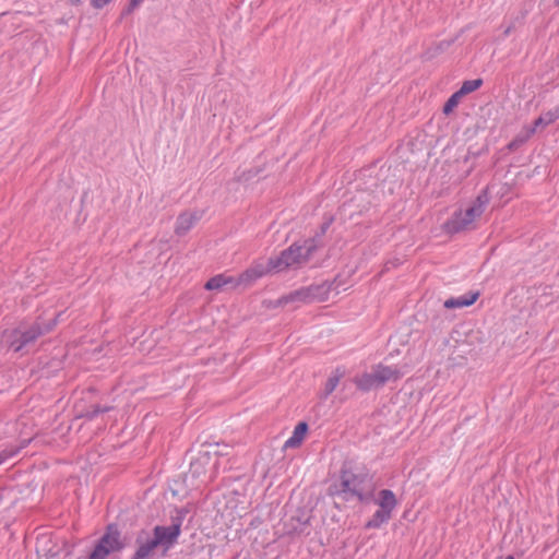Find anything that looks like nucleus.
<instances>
[{
	"instance_id": "1",
	"label": "nucleus",
	"mask_w": 559,
	"mask_h": 559,
	"mask_svg": "<svg viewBox=\"0 0 559 559\" xmlns=\"http://www.w3.org/2000/svg\"><path fill=\"white\" fill-rule=\"evenodd\" d=\"M331 222V219L324 222L314 236L293 242L278 255L254 262L237 280H258L263 276L275 275L287 269H298L316 262L325 247L324 235Z\"/></svg>"
},
{
	"instance_id": "2",
	"label": "nucleus",
	"mask_w": 559,
	"mask_h": 559,
	"mask_svg": "<svg viewBox=\"0 0 559 559\" xmlns=\"http://www.w3.org/2000/svg\"><path fill=\"white\" fill-rule=\"evenodd\" d=\"M59 314L51 318L39 316L35 321H24L5 335V342L10 349L15 353L26 350L36 340L50 332L57 324Z\"/></svg>"
},
{
	"instance_id": "3",
	"label": "nucleus",
	"mask_w": 559,
	"mask_h": 559,
	"mask_svg": "<svg viewBox=\"0 0 559 559\" xmlns=\"http://www.w3.org/2000/svg\"><path fill=\"white\" fill-rule=\"evenodd\" d=\"M345 282H321L290 292L274 301V307L290 306L293 309L304 304L322 302L338 295V287Z\"/></svg>"
},
{
	"instance_id": "4",
	"label": "nucleus",
	"mask_w": 559,
	"mask_h": 559,
	"mask_svg": "<svg viewBox=\"0 0 559 559\" xmlns=\"http://www.w3.org/2000/svg\"><path fill=\"white\" fill-rule=\"evenodd\" d=\"M330 491L346 502H367L371 498V491L366 488V475L355 473L347 464L342 466L338 480L330 487Z\"/></svg>"
},
{
	"instance_id": "5",
	"label": "nucleus",
	"mask_w": 559,
	"mask_h": 559,
	"mask_svg": "<svg viewBox=\"0 0 559 559\" xmlns=\"http://www.w3.org/2000/svg\"><path fill=\"white\" fill-rule=\"evenodd\" d=\"M489 201L490 195L488 190H481L468 209L455 212L453 216L444 223L445 231L448 234H456L468 229L473 222L484 213Z\"/></svg>"
},
{
	"instance_id": "6",
	"label": "nucleus",
	"mask_w": 559,
	"mask_h": 559,
	"mask_svg": "<svg viewBox=\"0 0 559 559\" xmlns=\"http://www.w3.org/2000/svg\"><path fill=\"white\" fill-rule=\"evenodd\" d=\"M187 514L188 510L186 508L176 509L170 516V525H156L153 528V536L159 543L164 552L168 551L177 544Z\"/></svg>"
},
{
	"instance_id": "7",
	"label": "nucleus",
	"mask_w": 559,
	"mask_h": 559,
	"mask_svg": "<svg viewBox=\"0 0 559 559\" xmlns=\"http://www.w3.org/2000/svg\"><path fill=\"white\" fill-rule=\"evenodd\" d=\"M96 545L103 546V548L108 550L109 555L112 552H119L124 548V543L121 539V533L115 524H109L106 527L105 534L98 539Z\"/></svg>"
},
{
	"instance_id": "8",
	"label": "nucleus",
	"mask_w": 559,
	"mask_h": 559,
	"mask_svg": "<svg viewBox=\"0 0 559 559\" xmlns=\"http://www.w3.org/2000/svg\"><path fill=\"white\" fill-rule=\"evenodd\" d=\"M145 534L144 531H142L135 539V543L138 545V548L131 559H148L153 556L154 550L157 548H160L159 543L156 540L154 536L147 537L146 539H143V535Z\"/></svg>"
},
{
	"instance_id": "9",
	"label": "nucleus",
	"mask_w": 559,
	"mask_h": 559,
	"mask_svg": "<svg viewBox=\"0 0 559 559\" xmlns=\"http://www.w3.org/2000/svg\"><path fill=\"white\" fill-rule=\"evenodd\" d=\"M202 212H183L176 221L175 233L177 236H185L200 219Z\"/></svg>"
},
{
	"instance_id": "10",
	"label": "nucleus",
	"mask_w": 559,
	"mask_h": 559,
	"mask_svg": "<svg viewBox=\"0 0 559 559\" xmlns=\"http://www.w3.org/2000/svg\"><path fill=\"white\" fill-rule=\"evenodd\" d=\"M354 383L357 385L359 390L364 392L382 388V384L378 380V372L374 366L372 367L370 372H365L361 376L355 377Z\"/></svg>"
},
{
	"instance_id": "11",
	"label": "nucleus",
	"mask_w": 559,
	"mask_h": 559,
	"mask_svg": "<svg viewBox=\"0 0 559 559\" xmlns=\"http://www.w3.org/2000/svg\"><path fill=\"white\" fill-rule=\"evenodd\" d=\"M478 290H471L464 295H461L459 297H451L447 299L443 304L444 308L447 309H456V308H464L473 305L479 297Z\"/></svg>"
},
{
	"instance_id": "12",
	"label": "nucleus",
	"mask_w": 559,
	"mask_h": 559,
	"mask_svg": "<svg viewBox=\"0 0 559 559\" xmlns=\"http://www.w3.org/2000/svg\"><path fill=\"white\" fill-rule=\"evenodd\" d=\"M374 368L378 372V380L382 386L390 381H396L403 377V372L396 366H385L379 364L376 365Z\"/></svg>"
},
{
	"instance_id": "13",
	"label": "nucleus",
	"mask_w": 559,
	"mask_h": 559,
	"mask_svg": "<svg viewBox=\"0 0 559 559\" xmlns=\"http://www.w3.org/2000/svg\"><path fill=\"white\" fill-rule=\"evenodd\" d=\"M376 503L379 506L380 509L393 513L394 509L397 506V500L392 490L381 489L378 492Z\"/></svg>"
},
{
	"instance_id": "14",
	"label": "nucleus",
	"mask_w": 559,
	"mask_h": 559,
	"mask_svg": "<svg viewBox=\"0 0 559 559\" xmlns=\"http://www.w3.org/2000/svg\"><path fill=\"white\" fill-rule=\"evenodd\" d=\"M307 431H308L307 423H305V421L298 423L293 431V436L286 440L284 448L299 447L301 444Z\"/></svg>"
},
{
	"instance_id": "15",
	"label": "nucleus",
	"mask_w": 559,
	"mask_h": 559,
	"mask_svg": "<svg viewBox=\"0 0 559 559\" xmlns=\"http://www.w3.org/2000/svg\"><path fill=\"white\" fill-rule=\"evenodd\" d=\"M559 118V108H555V109H551V110H548L544 114H542L534 122H533V126H531L530 128H534V133L537 131V129L539 128H545L549 124H551L552 122H555L557 119Z\"/></svg>"
},
{
	"instance_id": "16",
	"label": "nucleus",
	"mask_w": 559,
	"mask_h": 559,
	"mask_svg": "<svg viewBox=\"0 0 559 559\" xmlns=\"http://www.w3.org/2000/svg\"><path fill=\"white\" fill-rule=\"evenodd\" d=\"M392 518V513L382 509H378L370 520L366 523L365 527L368 530L380 528L384 523H388Z\"/></svg>"
},
{
	"instance_id": "17",
	"label": "nucleus",
	"mask_w": 559,
	"mask_h": 559,
	"mask_svg": "<svg viewBox=\"0 0 559 559\" xmlns=\"http://www.w3.org/2000/svg\"><path fill=\"white\" fill-rule=\"evenodd\" d=\"M534 134V128L525 127L515 138L508 144V150L514 152L524 145Z\"/></svg>"
},
{
	"instance_id": "18",
	"label": "nucleus",
	"mask_w": 559,
	"mask_h": 559,
	"mask_svg": "<svg viewBox=\"0 0 559 559\" xmlns=\"http://www.w3.org/2000/svg\"><path fill=\"white\" fill-rule=\"evenodd\" d=\"M483 85L481 79L464 81L460 90L457 91L462 96H465Z\"/></svg>"
},
{
	"instance_id": "19",
	"label": "nucleus",
	"mask_w": 559,
	"mask_h": 559,
	"mask_svg": "<svg viewBox=\"0 0 559 559\" xmlns=\"http://www.w3.org/2000/svg\"><path fill=\"white\" fill-rule=\"evenodd\" d=\"M463 96L456 91L455 93H453L449 99L445 102L444 106H443V112L445 115H449L450 112L453 111V109L459 105L461 98Z\"/></svg>"
},
{
	"instance_id": "20",
	"label": "nucleus",
	"mask_w": 559,
	"mask_h": 559,
	"mask_svg": "<svg viewBox=\"0 0 559 559\" xmlns=\"http://www.w3.org/2000/svg\"><path fill=\"white\" fill-rule=\"evenodd\" d=\"M111 409V406H100V405H93L91 406L86 413L84 414V416L87 418V419H94L96 418L98 415L103 414V413H107Z\"/></svg>"
},
{
	"instance_id": "21",
	"label": "nucleus",
	"mask_w": 559,
	"mask_h": 559,
	"mask_svg": "<svg viewBox=\"0 0 559 559\" xmlns=\"http://www.w3.org/2000/svg\"><path fill=\"white\" fill-rule=\"evenodd\" d=\"M338 382H340V376H337V374L331 376L328 379V381L325 382V386H324V396L325 397L329 396L335 390Z\"/></svg>"
},
{
	"instance_id": "22",
	"label": "nucleus",
	"mask_w": 559,
	"mask_h": 559,
	"mask_svg": "<svg viewBox=\"0 0 559 559\" xmlns=\"http://www.w3.org/2000/svg\"><path fill=\"white\" fill-rule=\"evenodd\" d=\"M108 556L107 549L103 548V546L95 545L87 559H107Z\"/></svg>"
},
{
	"instance_id": "23",
	"label": "nucleus",
	"mask_w": 559,
	"mask_h": 559,
	"mask_svg": "<svg viewBox=\"0 0 559 559\" xmlns=\"http://www.w3.org/2000/svg\"><path fill=\"white\" fill-rule=\"evenodd\" d=\"M209 459H210L209 453L205 452L200 457H198L195 461L191 462V472L193 473V475H199L201 473L199 467L202 465L204 460L207 461Z\"/></svg>"
},
{
	"instance_id": "24",
	"label": "nucleus",
	"mask_w": 559,
	"mask_h": 559,
	"mask_svg": "<svg viewBox=\"0 0 559 559\" xmlns=\"http://www.w3.org/2000/svg\"><path fill=\"white\" fill-rule=\"evenodd\" d=\"M229 282H205L204 288L206 290H222L223 287Z\"/></svg>"
},
{
	"instance_id": "25",
	"label": "nucleus",
	"mask_w": 559,
	"mask_h": 559,
	"mask_svg": "<svg viewBox=\"0 0 559 559\" xmlns=\"http://www.w3.org/2000/svg\"><path fill=\"white\" fill-rule=\"evenodd\" d=\"M453 43H454L453 39L442 40V41L438 43L435 47L433 53L437 55V53H441V52L445 51Z\"/></svg>"
},
{
	"instance_id": "26",
	"label": "nucleus",
	"mask_w": 559,
	"mask_h": 559,
	"mask_svg": "<svg viewBox=\"0 0 559 559\" xmlns=\"http://www.w3.org/2000/svg\"><path fill=\"white\" fill-rule=\"evenodd\" d=\"M141 3L133 4V0H130L129 4L122 10L121 19L131 14Z\"/></svg>"
},
{
	"instance_id": "27",
	"label": "nucleus",
	"mask_w": 559,
	"mask_h": 559,
	"mask_svg": "<svg viewBox=\"0 0 559 559\" xmlns=\"http://www.w3.org/2000/svg\"><path fill=\"white\" fill-rule=\"evenodd\" d=\"M16 453V451L14 452H1L0 453V465L3 464L9 457L13 456L14 454Z\"/></svg>"
},
{
	"instance_id": "28",
	"label": "nucleus",
	"mask_w": 559,
	"mask_h": 559,
	"mask_svg": "<svg viewBox=\"0 0 559 559\" xmlns=\"http://www.w3.org/2000/svg\"><path fill=\"white\" fill-rule=\"evenodd\" d=\"M210 280L218 281V280H235V278L233 276H226L224 274H217V275L212 276Z\"/></svg>"
},
{
	"instance_id": "29",
	"label": "nucleus",
	"mask_w": 559,
	"mask_h": 559,
	"mask_svg": "<svg viewBox=\"0 0 559 559\" xmlns=\"http://www.w3.org/2000/svg\"><path fill=\"white\" fill-rule=\"evenodd\" d=\"M72 4H79L81 0H70Z\"/></svg>"
},
{
	"instance_id": "30",
	"label": "nucleus",
	"mask_w": 559,
	"mask_h": 559,
	"mask_svg": "<svg viewBox=\"0 0 559 559\" xmlns=\"http://www.w3.org/2000/svg\"><path fill=\"white\" fill-rule=\"evenodd\" d=\"M142 2H143V0H133V4H135V3H142Z\"/></svg>"
},
{
	"instance_id": "31",
	"label": "nucleus",
	"mask_w": 559,
	"mask_h": 559,
	"mask_svg": "<svg viewBox=\"0 0 559 559\" xmlns=\"http://www.w3.org/2000/svg\"><path fill=\"white\" fill-rule=\"evenodd\" d=\"M504 559H514L513 556H507Z\"/></svg>"
},
{
	"instance_id": "32",
	"label": "nucleus",
	"mask_w": 559,
	"mask_h": 559,
	"mask_svg": "<svg viewBox=\"0 0 559 559\" xmlns=\"http://www.w3.org/2000/svg\"><path fill=\"white\" fill-rule=\"evenodd\" d=\"M504 559H514L513 556H507Z\"/></svg>"
},
{
	"instance_id": "33",
	"label": "nucleus",
	"mask_w": 559,
	"mask_h": 559,
	"mask_svg": "<svg viewBox=\"0 0 559 559\" xmlns=\"http://www.w3.org/2000/svg\"><path fill=\"white\" fill-rule=\"evenodd\" d=\"M556 5L559 7V0H555Z\"/></svg>"
}]
</instances>
